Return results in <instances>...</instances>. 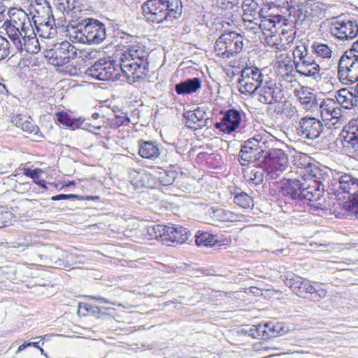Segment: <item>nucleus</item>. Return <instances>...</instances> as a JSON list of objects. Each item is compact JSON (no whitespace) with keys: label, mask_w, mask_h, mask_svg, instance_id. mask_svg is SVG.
Masks as SVG:
<instances>
[{"label":"nucleus","mask_w":358,"mask_h":358,"mask_svg":"<svg viewBox=\"0 0 358 358\" xmlns=\"http://www.w3.org/2000/svg\"><path fill=\"white\" fill-rule=\"evenodd\" d=\"M121 38L127 43L120 58L121 71L130 83L138 82L149 71V50L136 36L124 34Z\"/></svg>","instance_id":"f257e3e1"},{"label":"nucleus","mask_w":358,"mask_h":358,"mask_svg":"<svg viewBox=\"0 0 358 358\" xmlns=\"http://www.w3.org/2000/svg\"><path fill=\"white\" fill-rule=\"evenodd\" d=\"M145 17L153 23H172L182 15L180 0H148L141 6Z\"/></svg>","instance_id":"f03ea898"},{"label":"nucleus","mask_w":358,"mask_h":358,"mask_svg":"<svg viewBox=\"0 0 358 358\" xmlns=\"http://www.w3.org/2000/svg\"><path fill=\"white\" fill-rule=\"evenodd\" d=\"M73 30L71 36L76 41L87 44H99L106 36L103 23L91 17L72 19L69 25Z\"/></svg>","instance_id":"7ed1b4c3"},{"label":"nucleus","mask_w":358,"mask_h":358,"mask_svg":"<svg viewBox=\"0 0 358 358\" xmlns=\"http://www.w3.org/2000/svg\"><path fill=\"white\" fill-rule=\"evenodd\" d=\"M294 64L297 73L306 77H311L316 80L321 79L322 69L309 52L308 45L301 43L293 50Z\"/></svg>","instance_id":"20e7f679"},{"label":"nucleus","mask_w":358,"mask_h":358,"mask_svg":"<svg viewBox=\"0 0 358 358\" xmlns=\"http://www.w3.org/2000/svg\"><path fill=\"white\" fill-rule=\"evenodd\" d=\"M338 76L345 84L358 81V39L341 57L338 66Z\"/></svg>","instance_id":"39448f33"},{"label":"nucleus","mask_w":358,"mask_h":358,"mask_svg":"<svg viewBox=\"0 0 358 358\" xmlns=\"http://www.w3.org/2000/svg\"><path fill=\"white\" fill-rule=\"evenodd\" d=\"M299 161L306 163L308 175L320 184L322 193L324 194V191H327L328 194L332 195L331 191H333L334 187L333 179L338 171L332 170L327 166L319 167L317 164L311 163L310 158L305 154L300 155Z\"/></svg>","instance_id":"423d86ee"},{"label":"nucleus","mask_w":358,"mask_h":358,"mask_svg":"<svg viewBox=\"0 0 358 358\" xmlns=\"http://www.w3.org/2000/svg\"><path fill=\"white\" fill-rule=\"evenodd\" d=\"M334 177V187L331 193L335 196L343 192L348 194L350 200L348 210L352 213V208L358 203V178L350 173L339 171Z\"/></svg>","instance_id":"0eeeda50"},{"label":"nucleus","mask_w":358,"mask_h":358,"mask_svg":"<svg viewBox=\"0 0 358 358\" xmlns=\"http://www.w3.org/2000/svg\"><path fill=\"white\" fill-rule=\"evenodd\" d=\"M31 9L33 22L38 31L49 29V35L52 34L51 30L56 32V27H54L55 18L50 3L47 0H35L31 4Z\"/></svg>","instance_id":"6e6552de"},{"label":"nucleus","mask_w":358,"mask_h":358,"mask_svg":"<svg viewBox=\"0 0 358 358\" xmlns=\"http://www.w3.org/2000/svg\"><path fill=\"white\" fill-rule=\"evenodd\" d=\"M266 177L277 179L289 165L288 155L282 149H269L264 157Z\"/></svg>","instance_id":"1a4fd4ad"},{"label":"nucleus","mask_w":358,"mask_h":358,"mask_svg":"<svg viewBox=\"0 0 358 358\" xmlns=\"http://www.w3.org/2000/svg\"><path fill=\"white\" fill-rule=\"evenodd\" d=\"M243 43L240 35L234 31L222 34L215 43L216 55L223 59H229L243 50Z\"/></svg>","instance_id":"9d476101"},{"label":"nucleus","mask_w":358,"mask_h":358,"mask_svg":"<svg viewBox=\"0 0 358 358\" xmlns=\"http://www.w3.org/2000/svg\"><path fill=\"white\" fill-rule=\"evenodd\" d=\"M121 67L115 64L113 60L107 61L106 59H100L88 67L85 73L99 80H113L119 79Z\"/></svg>","instance_id":"9b49d317"},{"label":"nucleus","mask_w":358,"mask_h":358,"mask_svg":"<svg viewBox=\"0 0 358 358\" xmlns=\"http://www.w3.org/2000/svg\"><path fill=\"white\" fill-rule=\"evenodd\" d=\"M329 32L341 41H351L358 35V22L352 19L333 17L329 25Z\"/></svg>","instance_id":"f8f14e48"},{"label":"nucleus","mask_w":358,"mask_h":358,"mask_svg":"<svg viewBox=\"0 0 358 358\" xmlns=\"http://www.w3.org/2000/svg\"><path fill=\"white\" fill-rule=\"evenodd\" d=\"M264 76L256 66H248L241 71L237 87L243 94H255V90L263 83Z\"/></svg>","instance_id":"ddd939ff"},{"label":"nucleus","mask_w":358,"mask_h":358,"mask_svg":"<svg viewBox=\"0 0 358 358\" xmlns=\"http://www.w3.org/2000/svg\"><path fill=\"white\" fill-rule=\"evenodd\" d=\"M296 130L298 135L301 138L315 140L323 132L324 126L319 119L306 116L300 120Z\"/></svg>","instance_id":"4468645a"},{"label":"nucleus","mask_w":358,"mask_h":358,"mask_svg":"<svg viewBox=\"0 0 358 358\" xmlns=\"http://www.w3.org/2000/svg\"><path fill=\"white\" fill-rule=\"evenodd\" d=\"M296 164L301 169L300 175L301 183L306 187H304L303 194H305V199L311 201H317L323 195V193L320 187V184L317 183L306 170V163L302 161L296 162Z\"/></svg>","instance_id":"2eb2a0df"},{"label":"nucleus","mask_w":358,"mask_h":358,"mask_svg":"<svg viewBox=\"0 0 358 358\" xmlns=\"http://www.w3.org/2000/svg\"><path fill=\"white\" fill-rule=\"evenodd\" d=\"M82 52L68 41H64L55 48L52 53L51 59L55 66H62L78 57Z\"/></svg>","instance_id":"dca6fc26"},{"label":"nucleus","mask_w":358,"mask_h":358,"mask_svg":"<svg viewBox=\"0 0 358 358\" xmlns=\"http://www.w3.org/2000/svg\"><path fill=\"white\" fill-rule=\"evenodd\" d=\"M341 136L345 152L350 155L358 153V119L350 120L342 130Z\"/></svg>","instance_id":"f3484780"},{"label":"nucleus","mask_w":358,"mask_h":358,"mask_svg":"<svg viewBox=\"0 0 358 358\" xmlns=\"http://www.w3.org/2000/svg\"><path fill=\"white\" fill-rule=\"evenodd\" d=\"M254 94L257 96L259 101L264 104L280 102L283 97L282 90L272 81L262 83Z\"/></svg>","instance_id":"a211bd4d"},{"label":"nucleus","mask_w":358,"mask_h":358,"mask_svg":"<svg viewBox=\"0 0 358 358\" xmlns=\"http://www.w3.org/2000/svg\"><path fill=\"white\" fill-rule=\"evenodd\" d=\"M182 121L186 127L191 129L210 127L211 120L203 108L188 110L183 113Z\"/></svg>","instance_id":"6ab92c4d"},{"label":"nucleus","mask_w":358,"mask_h":358,"mask_svg":"<svg viewBox=\"0 0 358 358\" xmlns=\"http://www.w3.org/2000/svg\"><path fill=\"white\" fill-rule=\"evenodd\" d=\"M304 187L306 186L301 183V178L283 179L280 183V192L287 200H303L305 199Z\"/></svg>","instance_id":"aec40b11"},{"label":"nucleus","mask_w":358,"mask_h":358,"mask_svg":"<svg viewBox=\"0 0 358 358\" xmlns=\"http://www.w3.org/2000/svg\"><path fill=\"white\" fill-rule=\"evenodd\" d=\"M241 122V113L235 108H231L224 113L220 122L215 124V127L225 134H231L236 131Z\"/></svg>","instance_id":"412c9836"},{"label":"nucleus","mask_w":358,"mask_h":358,"mask_svg":"<svg viewBox=\"0 0 358 358\" xmlns=\"http://www.w3.org/2000/svg\"><path fill=\"white\" fill-rule=\"evenodd\" d=\"M327 292L319 283L315 285H311L310 282L305 279L300 288L296 289V294L302 298H307V294L310 295V299L314 301H319L320 299L326 297Z\"/></svg>","instance_id":"4be33fe9"},{"label":"nucleus","mask_w":358,"mask_h":358,"mask_svg":"<svg viewBox=\"0 0 358 358\" xmlns=\"http://www.w3.org/2000/svg\"><path fill=\"white\" fill-rule=\"evenodd\" d=\"M190 234V231L182 226H168L166 234L164 235L165 243L167 245H169V243L182 244L187 241Z\"/></svg>","instance_id":"5701e85b"},{"label":"nucleus","mask_w":358,"mask_h":358,"mask_svg":"<svg viewBox=\"0 0 358 358\" xmlns=\"http://www.w3.org/2000/svg\"><path fill=\"white\" fill-rule=\"evenodd\" d=\"M335 99L337 104L345 109H351L358 106V98L354 94V88L351 90L345 88L341 89L336 92Z\"/></svg>","instance_id":"b1692460"},{"label":"nucleus","mask_w":358,"mask_h":358,"mask_svg":"<svg viewBox=\"0 0 358 358\" xmlns=\"http://www.w3.org/2000/svg\"><path fill=\"white\" fill-rule=\"evenodd\" d=\"M139 155L145 159L155 160L160 155L161 150L156 141H138Z\"/></svg>","instance_id":"393cba45"},{"label":"nucleus","mask_w":358,"mask_h":358,"mask_svg":"<svg viewBox=\"0 0 358 358\" xmlns=\"http://www.w3.org/2000/svg\"><path fill=\"white\" fill-rule=\"evenodd\" d=\"M201 88V80L194 77L186 79L175 85L174 90L178 95L191 94Z\"/></svg>","instance_id":"a878e982"},{"label":"nucleus","mask_w":358,"mask_h":358,"mask_svg":"<svg viewBox=\"0 0 358 358\" xmlns=\"http://www.w3.org/2000/svg\"><path fill=\"white\" fill-rule=\"evenodd\" d=\"M171 170L158 168L159 171L156 173V178L159 183L163 186H169L173 184L178 176L177 169H179L178 164H171Z\"/></svg>","instance_id":"bb28decb"},{"label":"nucleus","mask_w":358,"mask_h":358,"mask_svg":"<svg viewBox=\"0 0 358 358\" xmlns=\"http://www.w3.org/2000/svg\"><path fill=\"white\" fill-rule=\"evenodd\" d=\"M296 96L306 110H313L318 105L316 94L310 92L308 87H303L301 90L297 91Z\"/></svg>","instance_id":"cd10ccee"},{"label":"nucleus","mask_w":358,"mask_h":358,"mask_svg":"<svg viewBox=\"0 0 358 358\" xmlns=\"http://www.w3.org/2000/svg\"><path fill=\"white\" fill-rule=\"evenodd\" d=\"M258 147L248 148L241 147L238 154V162L242 166H248L252 162L259 159L260 155Z\"/></svg>","instance_id":"c85d7f7f"},{"label":"nucleus","mask_w":358,"mask_h":358,"mask_svg":"<svg viewBox=\"0 0 358 358\" xmlns=\"http://www.w3.org/2000/svg\"><path fill=\"white\" fill-rule=\"evenodd\" d=\"M57 121L66 127L72 129L78 128L80 125L86 127V124H83L82 119L72 118L66 112L62 111L55 114Z\"/></svg>","instance_id":"c756f323"},{"label":"nucleus","mask_w":358,"mask_h":358,"mask_svg":"<svg viewBox=\"0 0 358 358\" xmlns=\"http://www.w3.org/2000/svg\"><path fill=\"white\" fill-rule=\"evenodd\" d=\"M195 238L196 243L199 246H213L217 243L215 236L206 231H198Z\"/></svg>","instance_id":"7c9ffc66"},{"label":"nucleus","mask_w":358,"mask_h":358,"mask_svg":"<svg viewBox=\"0 0 358 358\" xmlns=\"http://www.w3.org/2000/svg\"><path fill=\"white\" fill-rule=\"evenodd\" d=\"M23 45L24 50L28 53H38L41 50L40 44L35 33L29 35V37H25Z\"/></svg>","instance_id":"2f4dec72"},{"label":"nucleus","mask_w":358,"mask_h":358,"mask_svg":"<svg viewBox=\"0 0 358 358\" xmlns=\"http://www.w3.org/2000/svg\"><path fill=\"white\" fill-rule=\"evenodd\" d=\"M313 52L316 54L317 57L324 59L331 58L332 51L329 45L321 43H314L312 46Z\"/></svg>","instance_id":"473e14b6"},{"label":"nucleus","mask_w":358,"mask_h":358,"mask_svg":"<svg viewBox=\"0 0 358 358\" xmlns=\"http://www.w3.org/2000/svg\"><path fill=\"white\" fill-rule=\"evenodd\" d=\"M304 280V278L299 275H296L294 273H289L285 277L284 282L287 286L290 287L296 294V289L300 288L301 285H303Z\"/></svg>","instance_id":"72a5a7b5"},{"label":"nucleus","mask_w":358,"mask_h":358,"mask_svg":"<svg viewBox=\"0 0 358 358\" xmlns=\"http://www.w3.org/2000/svg\"><path fill=\"white\" fill-rule=\"evenodd\" d=\"M245 17H255L257 15L258 3L254 0H244L242 3Z\"/></svg>","instance_id":"f704fd0d"},{"label":"nucleus","mask_w":358,"mask_h":358,"mask_svg":"<svg viewBox=\"0 0 358 358\" xmlns=\"http://www.w3.org/2000/svg\"><path fill=\"white\" fill-rule=\"evenodd\" d=\"M167 228L168 226L155 224L148 228V232L153 238L161 239L165 243L164 235L166 234Z\"/></svg>","instance_id":"c9c22d12"},{"label":"nucleus","mask_w":358,"mask_h":358,"mask_svg":"<svg viewBox=\"0 0 358 358\" xmlns=\"http://www.w3.org/2000/svg\"><path fill=\"white\" fill-rule=\"evenodd\" d=\"M99 199V196H80L78 194H57L55 196H53L51 197V200L52 201H59V200H97Z\"/></svg>","instance_id":"e433bc0d"},{"label":"nucleus","mask_w":358,"mask_h":358,"mask_svg":"<svg viewBox=\"0 0 358 358\" xmlns=\"http://www.w3.org/2000/svg\"><path fill=\"white\" fill-rule=\"evenodd\" d=\"M258 136V150H259V155L260 157H262L263 153L265 152L267 149H270V146L273 143H274V140H268L269 136H267L266 133H259Z\"/></svg>","instance_id":"4c0bfd02"},{"label":"nucleus","mask_w":358,"mask_h":358,"mask_svg":"<svg viewBox=\"0 0 358 358\" xmlns=\"http://www.w3.org/2000/svg\"><path fill=\"white\" fill-rule=\"evenodd\" d=\"M234 202L236 205L243 208H248L252 203V198L244 192L236 194L234 197Z\"/></svg>","instance_id":"58836bf2"},{"label":"nucleus","mask_w":358,"mask_h":358,"mask_svg":"<svg viewBox=\"0 0 358 358\" xmlns=\"http://www.w3.org/2000/svg\"><path fill=\"white\" fill-rule=\"evenodd\" d=\"M21 129L29 134H34L40 137L43 136L42 133L40 132L38 127L34 124L31 117L26 118L25 121L23 122Z\"/></svg>","instance_id":"ea45409f"},{"label":"nucleus","mask_w":358,"mask_h":358,"mask_svg":"<svg viewBox=\"0 0 358 358\" xmlns=\"http://www.w3.org/2000/svg\"><path fill=\"white\" fill-rule=\"evenodd\" d=\"M337 102L331 98L324 99L320 103V113L322 116L329 115L333 109L335 108Z\"/></svg>","instance_id":"a19ab883"},{"label":"nucleus","mask_w":358,"mask_h":358,"mask_svg":"<svg viewBox=\"0 0 358 358\" xmlns=\"http://www.w3.org/2000/svg\"><path fill=\"white\" fill-rule=\"evenodd\" d=\"M264 174L266 175L264 169L261 170H252L249 174L248 180L251 184L255 185H261L264 181Z\"/></svg>","instance_id":"79ce46f5"},{"label":"nucleus","mask_w":358,"mask_h":358,"mask_svg":"<svg viewBox=\"0 0 358 358\" xmlns=\"http://www.w3.org/2000/svg\"><path fill=\"white\" fill-rule=\"evenodd\" d=\"M24 15H28L27 13L22 9H19L13 13L11 17V24L14 28H17L20 30V27L23 24L22 19Z\"/></svg>","instance_id":"37998d69"},{"label":"nucleus","mask_w":358,"mask_h":358,"mask_svg":"<svg viewBox=\"0 0 358 358\" xmlns=\"http://www.w3.org/2000/svg\"><path fill=\"white\" fill-rule=\"evenodd\" d=\"M23 17V24L20 27V31L22 32L24 37H29V35L34 34V30L29 15H24Z\"/></svg>","instance_id":"c03bdc74"},{"label":"nucleus","mask_w":358,"mask_h":358,"mask_svg":"<svg viewBox=\"0 0 358 358\" xmlns=\"http://www.w3.org/2000/svg\"><path fill=\"white\" fill-rule=\"evenodd\" d=\"M271 331L272 332V338H275L284 335L287 329L286 326L281 322H273Z\"/></svg>","instance_id":"a18cd8bd"},{"label":"nucleus","mask_w":358,"mask_h":358,"mask_svg":"<svg viewBox=\"0 0 358 358\" xmlns=\"http://www.w3.org/2000/svg\"><path fill=\"white\" fill-rule=\"evenodd\" d=\"M10 43L4 37L0 36V61L5 59L10 53Z\"/></svg>","instance_id":"49530a36"},{"label":"nucleus","mask_w":358,"mask_h":358,"mask_svg":"<svg viewBox=\"0 0 358 358\" xmlns=\"http://www.w3.org/2000/svg\"><path fill=\"white\" fill-rule=\"evenodd\" d=\"M55 5L63 13L71 15V0H56Z\"/></svg>","instance_id":"de8ad7c7"},{"label":"nucleus","mask_w":358,"mask_h":358,"mask_svg":"<svg viewBox=\"0 0 358 358\" xmlns=\"http://www.w3.org/2000/svg\"><path fill=\"white\" fill-rule=\"evenodd\" d=\"M343 111L341 109V106L338 104H336L335 108L331 110L329 115L331 116V120L336 119V121L334 124L336 123H341L345 121V116L343 114Z\"/></svg>","instance_id":"09e8293b"},{"label":"nucleus","mask_w":358,"mask_h":358,"mask_svg":"<svg viewBox=\"0 0 358 358\" xmlns=\"http://www.w3.org/2000/svg\"><path fill=\"white\" fill-rule=\"evenodd\" d=\"M13 215L10 212L3 210L0 208V228L10 224Z\"/></svg>","instance_id":"8fccbe9b"},{"label":"nucleus","mask_w":358,"mask_h":358,"mask_svg":"<svg viewBox=\"0 0 358 358\" xmlns=\"http://www.w3.org/2000/svg\"><path fill=\"white\" fill-rule=\"evenodd\" d=\"M217 216L223 222H233L235 220L236 215L229 211L224 209L217 210Z\"/></svg>","instance_id":"3c124183"},{"label":"nucleus","mask_w":358,"mask_h":358,"mask_svg":"<svg viewBox=\"0 0 358 358\" xmlns=\"http://www.w3.org/2000/svg\"><path fill=\"white\" fill-rule=\"evenodd\" d=\"M293 17H294V23L296 24H302L308 19V11L298 9Z\"/></svg>","instance_id":"603ef678"},{"label":"nucleus","mask_w":358,"mask_h":358,"mask_svg":"<svg viewBox=\"0 0 358 358\" xmlns=\"http://www.w3.org/2000/svg\"><path fill=\"white\" fill-rule=\"evenodd\" d=\"M280 15H275L273 17L269 16L268 17H265V20H262V22L259 24L260 29H267V23L271 24V27H275L276 22H279Z\"/></svg>","instance_id":"864d4df0"},{"label":"nucleus","mask_w":358,"mask_h":358,"mask_svg":"<svg viewBox=\"0 0 358 358\" xmlns=\"http://www.w3.org/2000/svg\"><path fill=\"white\" fill-rule=\"evenodd\" d=\"M275 112L277 114H282V115H285L287 117H292L296 113V110L294 107H292L291 106H287V105L284 104L283 108L282 109L281 111H280V110L277 111V110L275 109Z\"/></svg>","instance_id":"5fc2aeb1"},{"label":"nucleus","mask_w":358,"mask_h":358,"mask_svg":"<svg viewBox=\"0 0 358 358\" xmlns=\"http://www.w3.org/2000/svg\"><path fill=\"white\" fill-rule=\"evenodd\" d=\"M72 6H71V15L73 18L77 19L78 17L77 16V13L83 11V4L81 3V0H71Z\"/></svg>","instance_id":"6e6d98bb"},{"label":"nucleus","mask_w":358,"mask_h":358,"mask_svg":"<svg viewBox=\"0 0 358 358\" xmlns=\"http://www.w3.org/2000/svg\"><path fill=\"white\" fill-rule=\"evenodd\" d=\"M26 117L22 114H13L10 117L11 122L15 124L16 127L22 128V125L23 122L25 121Z\"/></svg>","instance_id":"4d7b16f0"},{"label":"nucleus","mask_w":358,"mask_h":358,"mask_svg":"<svg viewBox=\"0 0 358 358\" xmlns=\"http://www.w3.org/2000/svg\"><path fill=\"white\" fill-rule=\"evenodd\" d=\"M234 4L233 0H216V5L221 10L232 8Z\"/></svg>","instance_id":"13d9d810"},{"label":"nucleus","mask_w":358,"mask_h":358,"mask_svg":"<svg viewBox=\"0 0 358 358\" xmlns=\"http://www.w3.org/2000/svg\"><path fill=\"white\" fill-rule=\"evenodd\" d=\"M130 122V119L127 116H116L113 120V124L115 127L122 125H128Z\"/></svg>","instance_id":"bf43d9fd"},{"label":"nucleus","mask_w":358,"mask_h":358,"mask_svg":"<svg viewBox=\"0 0 358 358\" xmlns=\"http://www.w3.org/2000/svg\"><path fill=\"white\" fill-rule=\"evenodd\" d=\"M258 134H255L253 137L246 140L241 145V147L255 148L258 147Z\"/></svg>","instance_id":"052dcab7"},{"label":"nucleus","mask_w":358,"mask_h":358,"mask_svg":"<svg viewBox=\"0 0 358 358\" xmlns=\"http://www.w3.org/2000/svg\"><path fill=\"white\" fill-rule=\"evenodd\" d=\"M24 36H18L16 38H14V40L12 41L13 43L15 45L17 50L20 52H22L24 50L23 42L24 41Z\"/></svg>","instance_id":"680f3d73"},{"label":"nucleus","mask_w":358,"mask_h":358,"mask_svg":"<svg viewBox=\"0 0 358 358\" xmlns=\"http://www.w3.org/2000/svg\"><path fill=\"white\" fill-rule=\"evenodd\" d=\"M82 122H83V124H86V127H83L82 125H80L78 128H81L83 129L87 130V131H89L90 132H94L95 130L100 129L101 127L99 125H96V124L92 125V124H90V122H88L85 120H82Z\"/></svg>","instance_id":"e2e57ef3"},{"label":"nucleus","mask_w":358,"mask_h":358,"mask_svg":"<svg viewBox=\"0 0 358 358\" xmlns=\"http://www.w3.org/2000/svg\"><path fill=\"white\" fill-rule=\"evenodd\" d=\"M255 329L257 331L256 338L266 340V334L264 333L265 328L264 327L263 324H259L255 325Z\"/></svg>","instance_id":"0e129e2a"},{"label":"nucleus","mask_w":358,"mask_h":358,"mask_svg":"<svg viewBox=\"0 0 358 358\" xmlns=\"http://www.w3.org/2000/svg\"><path fill=\"white\" fill-rule=\"evenodd\" d=\"M272 323H273V321L265 322V323L263 324L264 327L265 328L264 333L266 334V340L272 338V332L271 331V325H272Z\"/></svg>","instance_id":"69168bd1"},{"label":"nucleus","mask_w":358,"mask_h":358,"mask_svg":"<svg viewBox=\"0 0 358 358\" xmlns=\"http://www.w3.org/2000/svg\"><path fill=\"white\" fill-rule=\"evenodd\" d=\"M310 210L313 213L319 215L320 211L327 210L326 207H323L320 203L312 204L310 206Z\"/></svg>","instance_id":"338daca9"},{"label":"nucleus","mask_w":358,"mask_h":358,"mask_svg":"<svg viewBox=\"0 0 358 358\" xmlns=\"http://www.w3.org/2000/svg\"><path fill=\"white\" fill-rule=\"evenodd\" d=\"M245 333L248 334L250 336L253 338H256L257 331L255 329V325H252L248 327L245 330Z\"/></svg>","instance_id":"774afa93"}]
</instances>
